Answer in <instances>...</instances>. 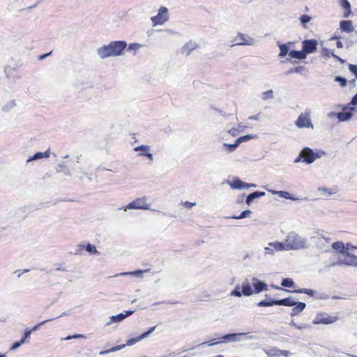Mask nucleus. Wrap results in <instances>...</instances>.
<instances>
[{
	"instance_id": "1",
	"label": "nucleus",
	"mask_w": 357,
	"mask_h": 357,
	"mask_svg": "<svg viewBox=\"0 0 357 357\" xmlns=\"http://www.w3.org/2000/svg\"><path fill=\"white\" fill-rule=\"evenodd\" d=\"M126 47L127 43L124 40L112 41L108 45L98 48L97 54L102 59L121 56Z\"/></svg>"
},
{
	"instance_id": "2",
	"label": "nucleus",
	"mask_w": 357,
	"mask_h": 357,
	"mask_svg": "<svg viewBox=\"0 0 357 357\" xmlns=\"http://www.w3.org/2000/svg\"><path fill=\"white\" fill-rule=\"evenodd\" d=\"M284 243V250H298L308 247L307 240L294 231L289 232Z\"/></svg>"
},
{
	"instance_id": "3",
	"label": "nucleus",
	"mask_w": 357,
	"mask_h": 357,
	"mask_svg": "<svg viewBox=\"0 0 357 357\" xmlns=\"http://www.w3.org/2000/svg\"><path fill=\"white\" fill-rule=\"evenodd\" d=\"M148 198L145 196L136 198L132 202H130L125 206L119 208V210H123L126 211L128 209H144V210H151V204L147 202ZM153 211H157V210L151 209ZM158 212L165 215V213L158 211Z\"/></svg>"
},
{
	"instance_id": "4",
	"label": "nucleus",
	"mask_w": 357,
	"mask_h": 357,
	"mask_svg": "<svg viewBox=\"0 0 357 357\" xmlns=\"http://www.w3.org/2000/svg\"><path fill=\"white\" fill-rule=\"evenodd\" d=\"M284 250V243L282 242H271L263 250H258L256 252L258 259L266 258L267 256H273L276 252Z\"/></svg>"
},
{
	"instance_id": "5",
	"label": "nucleus",
	"mask_w": 357,
	"mask_h": 357,
	"mask_svg": "<svg viewBox=\"0 0 357 357\" xmlns=\"http://www.w3.org/2000/svg\"><path fill=\"white\" fill-rule=\"evenodd\" d=\"M301 153L303 156V162H305L307 165L312 164L315 160L320 158L326 155V153L324 151L317 150V151L314 152L313 149L307 146L304 147L301 150Z\"/></svg>"
},
{
	"instance_id": "6",
	"label": "nucleus",
	"mask_w": 357,
	"mask_h": 357,
	"mask_svg": "<svg viewBox=\"0 0 357 357\" xmlns=\"http://www.w3.org/2000/svg\"><path fill=\"white\" fill-rule=\"evenodd\" d=\"M339 319L337 316H331L324 312H318L312 321L313 324H331Z\"/></svg>"
},
{
	"instance_id": "7",
	"label": "nucleus",
	"mask_w": 357,
	"mask_h": 357,
	"mask_svg": "<svg viewBox=\"0 0 357 357\" xmlns=\"http://www.w3.org/2000/svg\"><path fill=\"white\" fill-rule=\"evenodd\" d=\"M168 9L165 6H161L158 10V14L151 17V20L153 26L157 25H162L165 22L168 21Z\"/></svg>"
},
{
	"instance_id": "8",
	"label": "nucleus",
	"mask_w": 357,
	"mask_h": 357,
	"mask_svg": "<svg viewBox=\"0 0 357 357\" xmlns=\"http://www.w3.org/2000/svg\"><path fill=\"white\" fill-rule=\"evenodd\" d=\"M255 44V39L250 36H246L242 33H238L237 36L231 40V47L235 45H252Z\"/></svg>"
},
{
	"instance_id": "9",
	"label": "nucleus",
	"mask_w": 357,
	"mask_h": 357,
	"mask_svg": "<svg viewBox=\"0 0 357 357\" xmlns=\"http://www.w3.org/2000/svg\"><path fill=\"white\" fill-rule=\"evenodd\" d=\"M296 126L299 128H313V125L310 119V111H305L304 113H301L297 120L295 122Z\"/></svg>"
},
{
	"instance_id": "10",
	"label": "nucleus",
	"mask_w": 357,
	"mask_h": 357,
	"mask_svg": "<svg viewBox=\"0 0 357 357\" xmlns=\"http://www.w3.org/2000/svg\"><path fill=\"white\" fill-rule=\"evenodd\" d=\"M243 337H245V339H249L251 340L253 338V336H249L248 333H231V334H227L221 337H220V342H239L243 340Z\"/></svg>"
},
{
	"instance_id": "11",
	"label": "nucleus",
	"mask_w": 357,
	"mask_h": 357,
	"mask_svg": "<svg viewBox=\"0 0 357 357\" xmlns=\"http://www.w3.org/2000/svg\"><path fill=\"white\" fill-rule=\"evenodd\" d=\"M347 109H348V107L345 106L343 107L342 112H337V113L331 112L328 114V116L329 117L336 116L339 119L340 121H348L353 116L351 111H355L356 109L354 107H349L350 111H349V112L347 111Z\"/></svg>"
},
{
	"instance_id": "12",
	"label": "nucleus",
	"mask_w": 357,
	"mask_h": 357,
	"mask_svg": "<svg viewBox=\"0 0 357 357\" xmlns=\"http://www.w3.org/2000/svg\"><path fill=\"white\" fill-rule=\"evenodd\" d=\"M312 238L316 240V245L319 249L322 250L324 252L329 251V243L331 241V238L324 236L321 234H317L316 236H312Z\"/></svg>"
},
{
	"instance_id": "13",
	"label": "nucleus",
	"mask_w": 357,
	"mask_h": 357,
	"mask_svg": "<svg viewBox=\"0 0 357 357\" xmlns=\"http://www.w3.org/2000/svg\"><path fill=\"white\" fill-rule=\"evenodd\" d=\"M302 49L306 55L315 52L317 49V41L314 39L304 40L302 42Z\"/></svg>"
},
{
	"instance_id": "14",
	"label": "nucleus",
	"mask_w": 357,
	"mask_h": 357,
	"mask_svg": "<svg viewBox=\"0 0 357 357\" xmlns=\"http://www.w3.org/2000/svg\"><path fill=\"white\" fill-rule=\"evenodd\" d=\"M155 328L156 326H153L150 328L147 331L144 332L141 335L138 336L137 337L128 340L126 343L123 344V345H125L126 347V346H131L135 344V343L147 337L151 333H152L155 331Z\"/></svg>"
},
{
	"instance_id": "15",
	"label": "nucleus",
	"mask_w": 357,
	"mask_h": 357,
	"mask_svg": "<svg viewBox=\"0 0 357 357\" xmlns=\"http://www.w3.org/2000/svg\"><path fill=\"white\" fill-rule=\"evenodd\" d=\"M134 313L133 310H127L123 313H119L116 315H113L109 317V321L106 324L107 326H109L113 322H121L124 320L126 317L132 315Z\"/></svg>"
},
{
	"instance_id": "16",
	"label": "nucleus",
	"mask_w": 357,
	"mask_h": 357,
	"mask_svg": "<svg viewBox=\"0 0 357 357\" xmlns=\"http://www.w3.org/2000/svg\"><path fill=\"white\" fill-rule=\"evenodd\" d=\"M335 264L339 266L345 265L357 267V256L349 252L347 259H344V260H339Z\"/></svg>"
},
{
	"instance_id": "17",
	"label": "nucleus",
	"mask_w": 357,
	"mask_h": 357,
	"mask_svg": "<svg viewBox=\"0 0 357 357\" xmlns=\"http://www.w3.org/2000/svg\"><path fill=\"white\" fill-rule=\"evenodd\" d=\"M252 284H253V287H254V292L256 293V294H259L263 291H266L267 290V284L263 282V281H260V280H258L257 278H253L252 279Z\"/></svg>"
},
{
	"instance_id": "18",
	"label": "nucleus",
	"mask_w": 357,
	"mask_h": 357,
	"mask_svg": "<svg viewBox=\"0 0 357 357\" xmlns=\"http://www.w3.org/2000/svg\"><path fill=\"white\" fill-rule=\"evenodd\" d=\"M134 151L137 152L138 151H144L146 153H139L138 156H146L147 157L151 162L153 161V156L150 153V146L147 145H140L134 148Z\"/></svg>"
},
{
	"instance_id": "19",
	"label": "nucleus",
	"mask_w": 357,
	"mask_h": 357,
	"mask_svg": "<svg viewBox=\"0 0 357 357\" xmlns=\"http://www.w3.org/2000/svg\"><path fill=\"white\" fill-rule=\"evenodd\" d=\"M331 248L345 257H347L348 254H349V252L345 250V245L342 241L334 242L331 245Z\"/></svg>"
},
{
	"instance_id": "20",
	"label": "nucleus",
	"mask_w": 357,
	"mask_h": 357,
	"mask_svg": "<svg viewBox=\"0 0 357 357\" xmlns=\"http://www.w3.org/2000/svg\"><path fill=\"white\" fill-rule=\"evenodd\" d=\"M266 353L270 356H284L288 357L290 354V352L287 350H281L278 348H272L269 349L268 351H266Z\"/></svg>"
},
{
	"instance_id": "21",
	"label": "nucleus",
	"mask_w": 357,
	"mask_h": 357,
	"mask_svg": "<svg viewBox=\"0 0 357 357\" xmlns=\"http://www.w3.org/2000/svg\"><path fill=\"white\" fill-rule=\"evenodd\" d=\"M50 155V149H47L45 152H37L33 156L30 157L27 160L26 162H29L33 160H37L42 158H48Z\"/></svg>"
},
{
	"instance_id": "22",
	"label": "nucleus",
	"mask_w": 357,
	"mask_h": 357,
	"mask_svg": "<svg viewBox=\"0 0 357 357\" xmlns=\"http://www.w3.org/2000/svg\"><path fill=\"white\" fill-rule=\"evenodd\" d=\"M264 192L255 191L249 194L247 197L245 202L248 205H250L254 199L265 196Z\"/></svg>"
},
{
	"instance_id": "23",
	"label": "nucleus",
	"mask_w": 357,
	"mask_h": 357,
	"mask_svg": "<svg viewBox=\"0 0 357 357\" xmlns=\"http://www.w3.org/2000/svg\"><path fill=\"white\" fill-rule=\"evenodd\" d=\"M340 29L342 31L351 33L354 31L352 22L350 20H342L340 23Z\"/></svg>"
},
{
	"instance_id": "24",
	"label": "nucleus",
	"mask_w": 357,
	"mask_h": 357,
	"mask_svg": "<svg viewBox=\"0 0 357 357\" xmlns=\"http://www.w3.org/2000/svg\"><path fill=\"white\" fill-rule=\"evenodd\" d=\"M291 309V316L294 317L301 313L306 307L305 303L296 302V304Z\"/></svg>"
},
{
	"instance_id": "25",
	"label": "nucleus",
	"mask_w": 357,
	"mask_h": 357,
	"mask_svg": "<svg viewBox=\"0 0 357 357\" xmlns=\"http://www.w3.org/2000/svg\"><path fill=\"white\" fill-rule=\"evenodd\" d=\"M269 192H271L272 195H278L280 197L284 198V199H291V200H294V201L298 199L297 198L294 197L289 192H286V191H282V190L276 191V190H270Z\"/></svg>"
},
{
	"instance_id": "26",
	"label": "nucleus",
	"mask_w": 357,
	"mask_h": 357,
	"mask_svg": "<svg viewBox=\"0 0 357 357\" xmlns=\"http://www.w3.org/2000/svg\"><path fill=\"white\" fill-rule=\"evenodd\" d=\"M289 56L292 59H297L300 60L305 59L307 57V55L305 54L303 50L301 51L291 50L289 52Z\"/></svg>"
},
{
	"instance_id": "27",
	"label": "nucleus",
	"mask_w": 357,
	"mask_h": 357,
	"mask_svg": "<svg viewBox=\"0 0 357 357\" xmlns=\"http://www.w3.org/2000/svg\"><path fill=\"white\" fill-rule=\"evenodd\" d=\"M197 46L196 43L190 41L183 46L182 52L186 55H190L192 51L196 49Z\"/></svg>"
},
{
	"instance_id": "28",
	"label": "nucleus",
	"mask_w": 357,
	"mask_h": 357,
	"mask_svg": "<svg viewBox=\"0 0 357 357\" xmlns=\"http://www.w3.org/2000/svg\"><path fill=\"white\" fill-rule=\"evenodd\" d=\"M295 299L293 297L289 296L288 298L278 300V305H284L288 307H293L296 304Z\"/></svg>"
},
{
	"instance_id": "29",
	"label": "nucleus",
	"mask_w": 357,
	"mask_h": 357,
	"mask_svg": "<svg viewBox=\"0 0 357 357\" xmlns=\"http://www.w3.org/2000/svg\"><path fill=\"white\" fill-rule=\"evenodd\" d=\"M254 291L248 280L242 283V293L245 296H250L253 294Z\"/></svg>"
},
{
	"instance_id": "30",
	"label": "nucleus",
	"mask_w": 357,
	"mask_h": 357,
	"mask_svg": "<svg viewBox=\"0 0 357 357\" xmlns=\"http://www.w3.org/2000/svg\"><path fill=\"white\" fill-rule=\"evenodd\" d=\"M151 269H146L144 271L137 270L132 272H124L118 274L117 275H134L136 277L142 278L144 273H149Z\"/></svg>"
},
{
	"instance_id": "31",
	"label": "nucleus",
	"mask_w": 357,
	"mask_h": 357,
	"mask_svg": "<svg viewBox=\"0 0 357 357\" xmlns=\"http://www.w3.org/2000/svg\"><path fill=\"white\" fill-rule=\"evenodd\" d=\"M278 47H279L280 51L279 53V55H278L279 57H284L287 54H289V47L288 46L287 44H284V43L278 42Z\"/></svg>"
},
{
	"instance_id": "32",
	"label": "nucleus",
	"mask_w": 357,
	"mask_h": 357,
	"mask_svg": "<svg viewBox=\"0 0 357 357\" xmlns=\"http://www.w3.org/2000/svg\"><path fill=\"white\" fill-rule=\"evenodd\" d=\"M17 104L15 100H8L1 107L2 111L8 112L16 107Z\"/></svg>"
},
{
	"instance_id": "33",
	"label": "nucleus",
	"mask_w": 357,
	"mask_h": 357,
	"mask_svg": "<svg viewBox=\"0 0 357 357\" xmlns=\"http://www.w3.org/2000/svg\"><path fill=\"white\" fill-rule=\"evenodd\" d=\"M275 305H278V300H274V299H270L268 301L263 300V301H259L257 303V305L259 307H270V306H273Z\"/></svg>"
},
{
	"instance_id": "34",
	"label": "nucleus",
	"mask_w": 357,
	"mask_h": 357,
	"mask_svg": "<svg viewBox=\"0 0 357 357\" xmlns=\"http://www.w3.org/2000/svg\"><path fill=\"white\" fill-rule=\"evenodd\" d=\"M229 185L233 189H243L245 188V183L239 178L234 179Z\"/></svg>"
},
{
	"instance_id": "35",
	"label": "nucleus",
	"mask_w": 357,
	"mask_h": 357,
	"mask_svg": "<svg viewBox=\"0 0 357 357\" xmlns=\"http://www.w3.org/2000/svg\"><path fill=\"white\" fill-rule=\"evenodd\" d=\"M56 172H63L66 175L69 176H72V173H71L70 169L67 166L63 165V163L58 164L57 167H56Z\"/></svg>"
},
{
	"instance_id": "36",
	"label": "nucleus",
	"mask_w": 357,
	"mask_h": 357,
	"mask_svg": "<svg viewBox=\"0 0 357 357\" xmlns=\"http://www.w3.org/2000/svg\"><path fill=\"white\" fill-rule=\"evenodd\" d=\"M238 146H239V144L237 142V140H236L234 144H227V143L223 144V146L229 153L234 152L238 147Z\"/></svg>"
},
{
	"instance_id": "37",
	"label": "nucleus",
	"mask_w": 357,
	"mask_h": 357,
	"mask_svg": "<svg viewBox=\"0 0 357 357\" xmlns=\"http://www.w3.org/2000/svg\"><path fill=\"white\" fill-rule=\"evenodd\" d=\"M305 70V68L304 66H297L290 68L288 71L285 73L286 75L293 74V73H303V71Z\"/></svg>"
},
{
	"instance_id": "38",
	"label": "nucleus",
	"mask_w": 357,
	"mask_h": 357,
	"mask_svg": "<svg viewBox=\"0 0 357 357\" xmlns=\"http://www.w3.org/2000/svg\"><path fill=\"white\" fill-rule=\"evenodd\" d=\"M294 293H298V294H305L310 296H314V291L310 289H298L296 290L293 291Z\"/></svg>"
},
{
	"instance_id": "39",
	"label": "nucleus",
	"mask_w": 357,
	"mask_h": 357,
	"mask_svg": "<svg viewBox=\"0 0 357 357\" xmlns=\"http://www.w3.org/2000/svg\"><path fill=\"white\" fill-rule=\"evenodd\" d=\"M281 285L284 287L292 288L294 286V282L291 278H284L281 282Z\"/></svg>"
},
{
	"instance_id": "40",
	"label": "nucleus",
	"mask_w": 357,
	"mask_h": 357,
	"mask_svg": "<svg viewBox=\"0 0 357 357\" xmlns=\"http://www.w3.org/2000/svg\"><path fill=\"white\" fill-rule=\"evenodd\" d=\"M124 347H125V345H117V346L112 347L111 349H109L108 350L102 351L99 353V354L100 355H105L110 352H114V351H119L120 349H121Z\"/></svg>"
},
{
	"instance_id": "41",
	"label": "nucleus",
	"mask_w": 357,
	"mask_h": 357,
	"mask_svg": "<svg viewBox=\"0 0 357 357\" xmlns=\"http://www.w3.org/2000/svg\"><path fill=\"white\" fill-rule=\"evenodd\" d=\"M261 98L264 100L273 98V91L272 89L268 90L263 92L261 95Z\"/></svg>"
},
{
	"instance_id": "42",
	"label": "nucleus",
	"mask_w": 357,
	"mask_h": 357,
	"mask_svg": "<svg viewBox=\"0 0 357 357\" xmlns=\"http://www.w3.org/2000/svg\"><path fill=\"white\" fill-rule=\"evenodd\" d=\"M54 319H55L54 318H52V319H49L44 320V321H41V322L38 323V324H36V326H34L33 328H30V329H29V331H31V333H33V332H35V331H38V330L40 328V327L41 326H43V324H46V323H47V322H49V321H53V320H54Z\"/></svg>"
},
{
	"instance_id": "43",
	"label": "nucleus",
	"mask_w": 357,
	"mask_h": 357,
	"mask_svg": "<svg viewBox=\"0 0 357 357\" xmlns=\"http://www.w3.org/2000/svg\"><path fill=\"white\" fill-rule=\"evenodd\" d=\"M255 137H256V135H252L249 134V135H246L240 137L236 140H237V142L238 143V144L240 145V144H241L244 142L248 141L250 139H254Z\"/></svg>"
},
{
	"instance_id": "44",
	"label": "nucleus",
	"mask_w": 357,
	"mask_h": 357,
	"mask_svg": "<svg viewBox=\"0 0 357 357\" xmlns=\"http://www.w3.org/2000/svg\"><path fill=\"white\" fill-rule=\"evenodd\" d=\"M221 342H220V338L218 339V341H215V340L214 339V340H210L208 342H204L200 343V344H197L196 347H202L204 345H208V346L211 347V346L218 344Z\"/></svg>"
},
{
	"instance_id": "45",
	"label": "nucleus",
	"mask_w": 357,
	"mask_h": 357,
	"mask_svg": "<svg viewBox=\"0 0 357 357\" xmlns=\"http://www.w3.org/2000/svg\"><path fill=\"white\" fill-rule=\"evenodd\" d=\"M251 213H252V212L250 210H245V211H243V212H241V213L239 215L232 216L231 218L236 219V220L243 219V218H245L249 216Z\"/></svg>"
},
{
	"instance_id": "46",
	"label": "nucleus",
	"mask_w": 357,
	"mask_h": 357,
	"mask_svg": "<svg viewBox=\"0 0 357 357\" xmlns=\"http://www.w3.org/2000/svg\"><path fill=\"white\" fill-rule=\"evenodd\" d=\"M86 250L90 253V254H93V255H96V254H98L99 252H98V250H96V247L91 244V243H88L86 245Z\"/></svg>"
},
{
	"instance_id": "47",
	"label": "nucleus",
	"mask_w": 357,
	"mask_h": 357,
	"mask_svg": "<svg viewBox=\"0 0 357 357\" xmlns=\"http://www.w3.org/2000/svg\"><path fill=\"white\" fill-rule=\"evenodd\" d=\"M341 1H342L341 5H342V8H344V9L349 10L348 13H344V17H347L349 16V14L351 12L350 11V8H351L350 3L347 0H341Z\"/></svg>"
},
{
	"instance_id": "48",
	"label": "nucleus",
	"mask_w": 357,
	"mask_h": 357,
	"mask_svg": "<svg viewBox=\"0 0 357 357\" xmlns=\"http://www.w3.org/2000/svg\"><path fill=\"white\" fill-rule=\"evenodd\" d=\"M334 81L336 82H339L340 86L342 87L345 86L347 83V79L341 76H335L334 78Z\"/></svg>"
},
{
	"instance_id": "49",
	"label": "nucleus",
	"mask_w": 357,
	"mask_h": 357,
	"mask_svg": "<svg viewBox=\"0 0 357 357\" xmlns=\"http://www.w3.org/2000/svg\"><path fill=\"white\" fill-rule=\"evenodd\" d=\"M311 17L307 15H303L300 17L302 25L305 27V24L311 20Z\"/></svg>"
},
{
	"instance_id": "50",
	"label": "nucleus",
	"mask_w": 357,
	"mask_h": 357,
	"mask_svg": "<svg viewBox=\"0 0 357 357\" xmlns=\"http://www.w3.org/2000/svg\"><path fill=\"white\" fill-rule=\"evenodd\" d=\"M230 295L232 296L241 297L243 295L242 291H240V287L238 285L236 288L231 291Z\"/></svg>"
},
{
	"instance_id": "51",
	"label": "nucleus",
	"mask_w": 357,
	"mask_h": 357,
	"mask_svg": "<svg viewBox=\"0 0 357 357\" xmlns=\"http://www.w3.org/2000/svg\"><path fill=\"white\" fill-rule=\"evenodd\" d=\"M31 334V331H29V328L26 329L24 332L23 337L20 340L21 342H22L23 344L26 342H27L26 340L28 338L30 337Z\"/></svg>"
},
{
	"instance_id": "52",
	"label": "nucleus",
	"mask_w": 357,
	"mask_h": 357,
	"mask_svg": "<svg viewBox=\"0 0 357 357\" xmlns=\"http://www.w3.org/2000/svg\"><path fill=\"white\" fill-rule=\"evenodd\" d=\"M331 53H333L331 50L326 47H322L321 55L323 57L328 58L331 56Z\"/></svg>"
},
{
	"instance_id": "53",
	"label": "nucleus",
	"mask_w": 357,
	"mask_h": 357,
	"mask_svg": "<svg viewBox=\"0 0 357 357\" xmlns=\"http://www.w3.org/2000/svg\"><path fill=\"white\" fill-rule=\"evenodd\" d=\"M349 70H350V72L354 74L356 79H357V65H354V64H349Z\"/></svg>"
},
{
	"instance_id": "54",
	"label": "nucleus",
	"mask_w": 357,
	"mask_h": 357,
	"mask_svg": "<svg viewBox=\"0 0 357 357\" xmlns=\"http://www.w3.org/2000/svg\"><path fill=\"white\" fill-rule=\"evenodd\" d=\"M142 47V45L139 43H130L129 45H128V50H138L139 48H140Z\"/></svg>"
},
{
	"instance_id": "55",
	"label": "nucleus",
	"mask_w": 357,
	"mask_h": 357,
	"mask_svg": "<svg viewBox=\"0 0 357 357\" xmlns=\"http://www.w3.org/2000/svg\"><path fill=\"white\" fill-rule=\"evenodd\" d=\"M181 204L184 207H185L187 208H191L192 207L196 206V203L195 202H188V201L182 202Z\"/></svg>"
},
{
	"instance_id": "56",
	"label": "nucleus",
	"mask_w": 357,
	"mask_h": 357,
	"mask_svg": "<svg viewBox=\"0 0 357 357\" xmlns=\"http://www.w3.org/2000/svg\"><path fill=\"white\" fill-rule=\"evenodd\" d=\"M290 324L292 325L293 326H294L296 328H297L298 330H301L303 328H307L305 324L298 325L294 321H291Z\"/></svg>"
},
{
	"instance_id": "57",
	"label": "nucleus",
	"mask_w": 357,
	"mask_h": 357,
	"mask_svg": "<svg viewBox=\"0 0 357 357\" xmlns=\"http://www.w3.org/2000/svg\"><path fill=\"white\" fill-rule=\"evenodd\" d=\"M22 344H23V343L21 342L20 340L17 341L13 344L12 347H10V350H15L16 349L20 347Z\"/></svg>"
},
{
	"instance_id": "58",
	"label": "nucleus",
	"mask_w": 357,
	"mask_h": 357,
	"mask_svg": "<svg viewBox=\"0 0 357 357\" xmlns=\"http://www.w3.org/2000/svg\"><path fill=\"white\" fill-rule=\"evenodd\" d=\"M350 107L357 105V93L356 95L352 98L350 103L349 104Z\"/></svg>"
},
{
	"instance_id": "59",
	"label": "nucleus",
	"mask_w": 357,
	"mask_h": 357,
	"mask_svg": "<svg viewBox=\"0 0 357 357\" xmlns=\"http://www.w3.org/2000/svg\"><path fill=\"white\" fill-rule=\"evenodd\" d=\"M319 191L320 192H322L323 193H327L328 195H331L333 194L332 192H331V190L328 189V188H319Z\"/></svg>"
},
{
	"instance_id": "60",
	"label": "nucleus",
	"mask_w": 357,
	"mask_h": 357,
	"mask_svg": "<svg viewBox=\"0 0 357 357\" xmlns=\"http://www.w3.org/2000/svg\"><path fill=\"white\" fill-rule=\"evenodd\" d=\"M317 299H327L329 298V296L324 293L319 294V295H317L315 296Z\"/></svg>"
},
{
	"instance_id": "61",
	"label": "nucleus",
	"mask_w": 357,
	"mask_h": 357,
	"mask_svg": "<svg viewBox=\"0 0 357 357\" xmlns=\"http://www.w3.org/2000/svg\"><path fill=\"white\" fill-rule=\"evenodd\" d=\"M345 245V250L349 252V250H351V249H357V247L356 246H354L353 245H351V243H347Z\"/></svg>"
},
{
	"instance_id": "62",
	"label": "nucleus",
	"mask_w": 357,
	"mask_h": 357,
	"mask_svg": "<svg viewBox=\"0 0 357 357\" xmlns=\"http://www.w3.org/2000/svg\"><path fill=\"white\" fill-rule=\"evenodd\" d=\"M303 156L302 153L301 151L299 155H298V157L294 160V163H298V162H303Z\"/></svg>"
},
{
	"instance_id": "63",
	"label": "nucleus",
	"mask_w": 357,
	"mask_h": 357,
	"mask_svg": "<svg viewBox=\"0 0 357 357\" xmlns=\"http://www.w3.org/2000/svg\"><path fill=\"white\" fill-rule=\"evenodd\" d=\"M260 116H261V114H260V113H258V114H256V115L249 116V118H248V119H249L250 120L259 121V120H260Z\"/></svg>"
},
{
	"instance_id": "64",
	"label": "nucleus",
	"mask_w": 357,
	"mask_h": 357,
	"mask_svg": "<svg viewBox=\"0 0 357 357\" xmlns=\"http://www.w3.org/2000/svg\"><path fill=\"white\" fill-rule=\"evenodd\" d=\"M163 31H165V32H167V33H168L169 34H171V35H176V34H177L176 31H173L172 29H165V30H163Z\"/></svg>"
}]
</instances>
